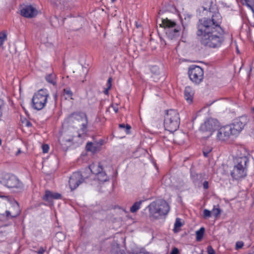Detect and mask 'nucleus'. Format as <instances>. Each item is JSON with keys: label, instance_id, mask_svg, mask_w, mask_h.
<instances>
[{"label": "nucleus", "instance_id": "nucleus-7", "mask_svg": "<svg viewBox=\"0 0 254 254\" xmlns=\"http://www.w3.org/2000/svg\"><path fill=\"white\" fill-rule=\"evenodd\" d=\"M188 74L191 81L198 85L202 82L204 78V70L198 65H191L188 69Z\"/></svg>", "mask_w": 254, "mask_h": 254}, {"label": "nucleus", "instance_id": "nucleus-10", "mask_svg": "<svg viewBox=\"0 0 254 254\" xmlns=\"http://www.w3.org/2000/svg\"><path fill=\"white\" fill-rule=\"evenodd\" d=\"M247 123L246 117L242 116L239 119H236L232 124L228 125L231 128L232 133L233 136L238 135L243 129Z\"/></svg>", "mask_w": 254, "mask_h": 254}, {"label": "nucleus", "instance_id": "nucleus-44", "mask_svg": "<svg viewBox=\"0 0 254 254\" xmlns=\"http://www.w3.org/2000/svg\"><path fill=\"white\" fill-rule=\"evenodd\" d=\"M252 110L254 111V107L252 108Z\"/></svg>", "mask_w": 254, "mask_h": 254}, {"label": "nucleus", "instance_id": "nucleus-5", "mask_svg": "<svg viewBox=\"0 0 254 254\" xmlns=\"http://www.w3.org/2000/svg\"><path fill=\"white\" fill-rule=\"evenodd\" d=\"M49 98L50 94L47 89L39 90L32 97L31 104L32 108L37 111L43 109L46 106Z\"/></svg>", "mask_w": 254, "mask_h": 254}, {"label": "nucleus", "instance_id": "nucleus-25", "mask_svg": "<svg viewBox=\"0 0 254 254\" xmlns=\"http://www.w3.org/2000/svg\"><path fill=\"white\" fill-rule=\"evenodd\" d=\"M182 226L181 219L177 218L174 223V231L177 232L179 230V228Z\"/></svg>", "mask_w": 254, "mask_h": 254}, {"label": "nucleus", "instance_id": "nucleus-31", "mask_svg": "<svg viewBox=\"0 0 254 254\" xmlns=\"http://www.w3.org/2000/svg\"><path fill=\"white\" fill-rule=\"evenodd\" d=\"M56 237L58 238V237H60L61 239L59 240V241H62V240H64L65 238V236H64V234L62 232H58L56 234Z\"/></svg>", "mask_w": 254, "mask_h": 254}, {"label": "nucleus", "instance_id": "nucleus-20", "mask_svg": "<svg viewBox=\"0 0 254 254\" xmlns=\"http://www.w3.org/2000/svg\"><path fill=\"white\" fill-rule=\"evenodd\" d=\"M102 142H88L86 145L87 151H90L93 153H96L100 150V146L102 145Z\"/></svg>", "mask_w": 254, "mask_h": 254}, {"label": "nucleus", "instance_id": "nucleus-2", "mask_svg": "<svg viewBox=\"0 0 254 254\" xmlns=\"http://www.w3.org/2000/svg\"><path fill=\"white\" fill-rule=\"evenodd\" d=\"M249 159L246 156L236 158L234 161L233 169L230 175L233 180L240 181L245 179L247 176Z\"/></svg>", "mask_w": 254, "mask_h": 254}, {"label": "nucleus", "instance_id": "nucleus-36", "mask_svg": "<svg viewBox=\"0 0 254 254\" xmlns=\"http://www.w3.org/2000/svg\"><path fill=\"white\" fill-rule=\"evenodd\" d=\"M179 254V250L176 248H174L171 253V254Z\"/></svg>", "mask_w": 254, "mask_h": 254}, {"label": "nucleus", "instance_id": "nucleus-40", "mask_svg": "<svg viewBox=\"0 0 254 254\" xmlns=\"http://www.w3.org/2000/svg\"><path fill=\"white\" fill-rule=\"evenodd\" d=\"M119 127H120V128H125V124H120V125H119Z\"/></svg>", "mask_w": 254, "mask_h": 254}, {"label": "nucleus", "instance_id": "nucleus-39", "mask_svg": "<svg viewBox=\"0 0 254 254\" xmlns=\"http://www.w3.org/2000/svg\"><path fill=\"white\" fill-rule=\"evenodd\" d=\"M137 254H150L147 252L141 251L139 253H138Z\"/></svg>", "mask_w": 254, "mask_h": 254}, {"label": "nucleus", "instance_id": "nucleus-8", "mask_svg": "<svg viewBox=\"0 0 254 254\" xmlns=\"http://www.w3.org/2000/svg\"><path fill=\"white\" fill-rule=\"evenodd\" d=\"M91 172L96 175L97 179L100 182L109 181V178L104 171L102 162H93L89 166Z\"/></svg>", "mask_w": 254, "mask_h": 254}, {"label": "nucleus", "instance_id": "nucleus-43", "mask_svg": "<svg viewBox=\"0 0 254 254\" xmlns=\"http://www.w3.org/2000/svg\"><path fill=\"white\" fill-rule=\"evenodd\" d=\"M1 139H0V145L1 144Z\"/></svg>", "mask_w": 254, "mask_h": 254}, {"label": "nucleus", "instance_id": "nucleus-17", "mask_svg": "<svg viewBox=\"0 0 254 254\" xmlns=\"http://www.w3.org/2000/svg\"><path fill=\"white\" fill-rule=\"evenodd\" d=\"M68 118L70 121L73 122L75 121L78 122H83L88 119L86 114L82 112H74L69 116Z\"/></svg>", "mask_w": 254, "mask_h": 254}, {"label": "nucleus", "instance_id": "nucleus-37", "mask_svg": "<svg viewBox=\"0 0 254 254\" xmlns=\"http://www.w3.org/2000/svg\"><path fill=\"white\" fill-rule=\"evenodd\" d=\"M45 252V250L43 248H41L38 251V254H43Z\"/></svg>", "mask_w": 254, "mask_h": 254}, {"label": "nucleus", "instance_id": "nucleus-21", "mask_svg": "<svg viewBox=\"0 0 254 254\" xmlns=\"http://www.w3.org/2000/svg\"><path fill=\"white\" fill-rule=\"evenodd\" d=\"M46 81L53 85H55L57 83L56 75L54 73H51L47 75L45 77Z\"/></svg>", "mask_w": 254, "mask_h": 254}, {"label": "nucleus", "instance_id": "nucleus-28", "mask_svg": "<svg viewBox=\"0 0 254 254\" xmlns=\"http://www.w3.org/2000/svg\"><path fill=\"white\" fill-rule=\"evenodd\" d=\"M212 150V148L211 146H205L203 149V155L205 157H208L209 153L211 152Z\"/></svg>", "mask_w": 254, "mask_h": 254}, {"label": "nucleus", "instance_id": "nucleus-16", "mask_svg": "<svg viewBox=\"0 0 254 254\" xmlns=\"http://www.w3.org/2000/svg\"><path fill=\"white\" fill-rule=\"evenodd\" d=\"M13 208L14 209V212L6 210L5 213L1 214L0 213V219L5 217L7 219H8L18 216L20 214V210L18 203L17 202H15V203L13 205Z\"/></svg>", "mask_w": 254, "mask_h": 254}, {"label": "nucleus", "instance_id": "nucleus-46", "mask_svg": "<svg viewBox=\"0 0 254 254\" xmlns=\"http://www.w3.org/2000/svg\"><path fill=\"white\" fill-rule=\"evenodd\" d=\"M113 2L115 1L116 0H111Z\"/></svg>", "mask_w": 254, "mask_h": 254}, {"label": "nucleus", "instance_id": "nucleus-26", "mask_svg": "<svg viewBox=\"0 0 254 254\" xmlns=\"http://www.w3.org/2000/svg\"><path fill=\"white\" fill-rule=\"evenodd\" d=\"M211 212L215 217H217L220 214L221 210L219 208L218 205H214Z\"/></svg>", "mask_w": 254, "mask_h": 254}, {"label": "nucleus", "instance_id": "nucleus-15", "mask_svg": "<svg viewBox=\"0 0 254 254\" xmlns=\"http://www.w3.org/2000/svg\"><path fill=\"white\" fill-rule=\"evenodd\" d=\"M21 15L26 18H32L37 15V10L31 5H27L20 10Z\"/></svg>", "mask_w": 254, "mask_h": 254}, {"label": "nucleus", "instance_id": "nucleus-29", "mask_svg": "<svg viewBox=\"0 0 254 254\" xmlns=\"http://www.w3.org/2000/svg\"><path fill=\"white\" fill-rule=\"evenodd\" d=\"M64 94L66 96V98L68 97L72 99L71 96H72V92L69 89H64Z\"/></svg>", "mask_w": 254, "mask_h": 254}, {"label": "nucleus", "instance_id": "nucleus-35", "mask_svg": "<svg viewBox=\"0 0 254 254\" xmlns=\"http://www.w3.org/2000/svg\"><path fill=\"white\" fill-rule=\"evenodd\" d=\"M203 189H205V190H207V189H208V188H209V183H208V181H205L203 183Z\"/></svg>", "mask_w": 254, "mask_h": 254}, {"label": "nucleus", "instance_id": "nucleus-4", "mask_svg": "<svg viewBox=\"0 0 254 254\" xmlns=\"http://www.w3.org/2000/svg\"><path fill=\"white\" fill-rule=\"evenodd\" d=\"M180 122L179 114L176 110L171 109L166 111L164 121L166 130L170 132L176 131L179 127Z\"/></svg>", "mask_w": 254, "mask_h": 254}, {"label": "nucleus", "instance_id": "nucleus-23", "mask_svg": "<svg viewBox=\"0 0 254 254\" xmlns=\"http://www.w3.org/2000/svg\"><path fill=\"white\" fill-rule=\"evenodd\" d=\"M7 40V32L3 30L0 32V48L1 47L4 42Z\"/></svg>", "mask_w": 254, "mask_h": 254}, {"label": "nucleus", "instance_id": "nucleus-9", "mask_svg": "<svg viewBox=\"0 0 254 254\" xmlns=\"http://www.w3.org/2000/svg\"><path fill=\"white\" fill-rule=\"evenodd\" d=\"M166 34L170 39H173L180 35V27L175 22L168 19L162 21Z\"/></svg>", "mask_w": 254, "mask_h": 254}, {"label": "nucleus", "instance_id": "nucleus-42", "mask_svg": "<svg viewBox=\"0 0 254 254\" xmlns=\"http://www.w3.org/2000/svg\"><path fill=\"white\" fill-rule=\"evenodd\" d=\"M114 110L116 113H117L118 111V107H114Z\"/></svg>", "mask_w": 254, "mask_h": 254}, {"label": "nucleus", "instance_id": "nucleus-6", "mask_svg": "<svg viewBox=\"0 0 254 254\" xmlns=\"http://www.w3.org/2000/svg\"><path fill=\"white\" fill-rule=\"evenodd\" d=\"M219 126L218 121L214 119L210 118L207 119L199 127V132L204 137H209Z\"/></svg>", "mask_w": 254, "mask_h": 254}, {"label": "nucleus", "instance_id": "nucleus-30", "mask_svg": "<svg viewBox=\"0 0 254 254\" xmlns=\"http://www.w3.org/2000/svg\"><path fill=\"white\" fill-rule=\"evenodd\" d=\"M203 217L204 218H209L211 216V211L210 210L205 209L203 210Z\"/></svg>", "mask_w": 254, "mask_h": 254}, {"label": "nucleus", "instance_id": "nucleus-18", "mask_svg": "<svg viewBox=\"0 0 254 254\" xmlns=\"http://www.w3.org/2000/svg\"><path fill=\"white\" fill-rule=\"evenodd\" d=\"M62 198V195L58 192H53L50 190H46L45 194L43 195L42 198L44 200L47 202H51L53 199H59Z\"/></svg>", "mask_w": 254, "mask_h": 254}, {"label": "nucleus", "instance_id": "nucleus-24", "mask_svg": "<svg viewBox=\"0 0 254 254\" xmlns=\"http://www.w3.org/2000/svg\"><path fill=\"white\" fill-rule=\"evenodd\" d=\"M204 231V228L203 227H201L196 232V240L197 241H200L202 239Z\"/></svg>", "mask_w": 254, "mask_h": 254}, {"label": "nucleus", "instance_id": "nucleus-13", "mask_svg": "<svg viewBox=\"0 0 254 254\" xmlns=\"http://www.w3.org/2000/svg\"><path fill=\"white\" fill-rule=\"evenodd\" d=\"M86 177L81 174L79 172L72 173L70 177L68 183L71 190L76 189L78 186L82 183Z\"/></svg>", "mask_w": 254, "mask_h": 254}, {"label": "nucleus", "instance_id": "nucleus-22", "mask_svg": "<svg viewBox=\"0 0 254 254\" xmlns=\"http://www.w3.org/2000/svg\"><path fill=\"white\" fill-rule=\"evenodd\" d=\"M143 201L144 200H139L134 202L130 208V212L132 213L136 212L140 208L141 205Z\"/></svg>", "mask_w": 254, "mask_h": 254}, {"label": "nucleus", "instance_id": "nucleus-45", "mask_svg": "<svg viewBox=\"0 0 254 254\" xmlns=\"http://www.w3.org/2000/svg\"><path fill=\"white\" fill-rule=\"evenodd\" d=\"M30 124V123H29L27 124V125H28V126H29Z\"/></svg>", "mask_w": 254, "mask_h": 254}, {"label": "nucleus", "instance_id": "nucleus-27", "mask_svg": "<svg viewBox=\"0 0 254 254\" xmlns=\"http://www.w3.org/2000/svg\"><path fill=\"white\" fill-rule=\"evenodd\" d=\"M112 79L111 77H109L107 80V87L104 91V93L105 95H108L109 94V90L111 89L112 86Z\"/></svg>", "mask_w": 254, "mask_h": 254}, {"label": "nucleus", "instance_id": "nucleus-14", "mask_svg": "<svg viewBox=\"0 0 254 254\" xmlns=\"http://www.w3.org/2000/svg\"><path fill=\"white\" fill-rule=\"evenodd\" d=\"M6 181L4 182L5 186L11 189H18L22 190L23 188V183L14 175H7L6 177Z\"/></svg>", "mask_w": 254, "mask_h": 254}, {"label": "nucleus", "instance_id": "nucleus-11", "mask_svg": "<svg viewBox=\"0 0 254 254\" xmlns=\"http://www.w3.org/2000/svg\"><path fill=\"white\" fill-rule=\"evenodd\" d=\"M231 128L228 125L222 126L218 128L216 133V139L221 142L228 141L233 135L232 133Z\"/></svg>", "mask_w": 254, "mask_h": 254}, {"label": "nucleus", "instance_id": "nucleus-19", "mask_svg": "<svg viewBox=\"0 0 254 254\" xmlns=\"http://www.w3.org/2000/svg\"><path fill=\"white\" fill-rule=\"evenodd\" d=\"M194 94V90L190 86L186 87L184 91V97L189 104L192 103Z\"/></svg>", "mask_w": 254, "mask_h": 254}, {"label": "nucleus", "instance_id": "nucleus-33", "mask_svg": "<svg viewBox=\"0 0 254 254\" xmlns=\"http://www.w3.org/2000/svg\"><path fill=\"white\" fill-rule=\"evenodd\" d=\"M244 246V243L242 241H238L236 244V249L238 250L242 248Z\"/></svg>", "mask_w": 254, "mask_h": 254}, {"label": "nucleus", "instance_id": "nucleus-12", "mask_svg": "<svg viewBox=\"0 0 254 254\" xmlns=\"http://www.w3.org/2000/svg\"><path fill=\"white\" fill-rule=\"evenodd\" d=\"M88 119L83 121V123L80 126L79 131L77 136H72L71 138L67 139L66 142H71L72 143H77L82 140L84 136L87 134L88 131Z\"/></svg>", "mask_w": 254, "mask_h": 254}, {"label": "nucleus", "instance_id": "nucleus-1", "mask_svg": "<svg viewBox=\"0 0 254 254\" xmlns=\"http://www.w3.org/2000/svg\"><path fill=\"white\" fill-rule=\"evenodd\" d=\"M221 23V17L219 13L213 14L211 18H204L199 20L196 35L202 45L214 49L221 46L224 38Z\"/></svg>", "mask_w": 254, "mask_h": 254}, {"label": "nucleus", "instance_id": "nucleus-38", "mask_svg": "<svg viewBox=\"0 0 254 254\" xmlns=\"http://www.w3.org/2000/svg\"><path fill=\"white\" fill-rule=\"evenodd\" d=\"M125 128L126 129V132L127 133L129 131V130L130 129L131 127L129 125H127L125 126Z\"/></svg>", "mask_w": 254, "mask_h": 254}, {"label": "nucleus", "instance_id": "nucleus-34", "mask_svg": "<svg viewBox=\"0 0 254 254\" xmlns=\"http://www.w3.org/2000/svg\"><path fill=\"white\" fill-rule=\"evenodd\" d=\"M49 146L48 144H44L42 145V151L44 153H46L49 151Z\"/></svg>", "mask_w": 254, "mask_h": 254}, {"label": "nucleus", "instance_id": "nucleus-32", "mask_svg": "<svg viewBox=\"0 0 254 254\" xmlns=\"http://www.w3.org/2000/svg\"><path fill=\"white\" fill-rule=\"evenodd\" d=\"M207 252L208 254H215L214 249L211 246H208L207 248Z\"/></svg>", "mask_w": 254, "mask_h": 254}, {"label": "nucleus", "instance_id": "nucleus-41", "mask_svg": "<svg viewBox=\"0 0 254 254\" xmlns=\"http://www.w3.org/2000/svg\"><path fill=\"white\" fill-rule=\"evenodd\" d=\"M21 153V150L20 149H19L17 151V152L16 153V155H18V154H19L20 153Z\"/></svg>", "mask_w": 254, "mask_h": 254}, {"label": "nucleus", "instance_id": "nucleus-3", "mask_svg": "<svg viewBox=\"0 0 254 254\" xmlns=\"http://www.w3.org/2000/svg\"><path fill=\"white\" fill-rule=\"evenodd\" d=\"M149 211V217L151 220H157L166 215L170 210L168 203L164 199L156 200L146 207Z\"/></svg>", "mask_w": 254, "mask_h": 254}]
</instances>
